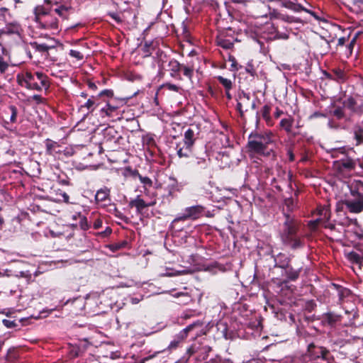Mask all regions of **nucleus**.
I'll use <instances>...</instances> for the list:
<instances>
[{"mask_svg": "<svg viewBox=\"0 0 363 363\" xmlns=\"http://www.w3.org/2000/svg\"><path fill=\"white\" fill-rule=\"evenodd\" d=\"M247 147L251 153L263 157L275 156L274 141L271 132L251 133L248 138Z\"/></svg>", "mask_w": 363, "mask_h": 363, "instance_id": "1", "label": "nucleus"}, {"mask_svg": "<svg viewBox=\"0 0 363 363\" xmlns=\"http://www.w3.org/2000/svg\"><path fill=\"white\" fill-rule=\"evenodd\" d=\"M284 220L281 230L283 243L293 250L303 247L301 238L297 235L298 223L295 217L289 213H284Z\"/></svg>", "mask_w": 363, "mask_h": 363, "instance_id": "2", "label": "nucleus"}, {"mask_svg": "<svg viewBox=\"0 0 363 363\" xmlns=\"http://www.w3.org/2000/svg\"><path fill=\"white\" fill-rule=\"evenodd\" d=\"M17 82L19 85L28 89L41 91L43 89H48L50 82L48 77L43 72L32 73L26 71L17 74Z\"/></svg>", "mask_w": 363, "mask_h": 363, "instance_id": "3", "label": "nucleus"}, {"mask_svg": "<svg viewBox=\"0 0 363 363\" xmlns=\"http://www.w3.org/2000/svg\"><path fill=\"white\" fill-rule=\"evenodd\" d=\"M342 204L350 213H359L363 211V194L356 189L350 188V193L345 194Z\"/></svg>", "mask_w": 363, "mask_h": 363, "instance_id": "4", "label": "nucleus"}, {"mask_svg": "<svg viewBox=\"0 0 363 363\" xmlns=\"http://www.w3.org/2000/svg\"><path fill=\"white\" fill-rule=\"evenodd\" d=\"M35 21L38 22L40 26L43 28L57 30L59 28L58 20L56 17L45 11L43 8H37L35 11Z\"/></svg>", "mask_w": 363, "mask_h": 363, "instance_id": "5", "label": "nucleus"}, {"mask_svg": "<svg viewBox=\"0 0 363 363\" xmlns=\"http://www.w3.org/2000/svg\"><path fill=\"white\" fill-rule=\"evenodd\" d=\"M196 139L195 130L190 128H188L184 133L183 146L181 147L179 144L177 145V155L179 157H189Z\"/></svg>", "mask_w": 363, "mask_h": 363, "instance_id": "6", "label": "nucleus"}, {"mask_svg": "<svg viewBox=\"0 0 363 363\" xmlns=\"http://www.w3.org/2000/svg\"><path fill=\"white\" fill-rule=\"evenodd\" d=\"M203 325V323L201 320H196L193 323L189 325L179 333H177L170 342L169 345V349H176L180 346V345L186 339L189 333L194 331L196 328H201Z\"/></svg>", "mask_w": 363, "mask_h": 363, "instance_id": "7", "label": "nucleus"}, {"mask_svg": "<svg viewBox=\"0 0 363 363\" xmlns=\"http://www.w3.org/2000/svg\"><path fill=\"white\" fill-rule=\"evenodd\" d=\"M306 356H308L311 360L321 359L327 363L330 360V351L325 347L315 345L314 343L308 345Z\"/></svg>", "mask_w": 363, "mask_h": 363, "instance_id": "8", "label": "nucleus"}, {"mask_svg": "<svg viewBox=\"0 0 363 363\" xmlns=\"http://www.w3.org/2000/svg\"><path fill=\"white\" fill-rule=\"evenodd\" d=\"M204 211V207L201 205L187 207L184 212L177 216L173 220V223L184 221L189 219L196 220L200 218Z\"/></svg>", "mask_w": 363, "mask_h": 363, "instance_id": "9", "label": "nucleus"}, {"mask_svg": "<svg viewBox=\"0 0 363 363\" xmlns=\"http://www.w3.org/2000/svg\"><path fill=\"white\" fill-rule=\"evenodd\" d=\"M120 106H114L111 101H107L104 106L100 109V115L102 118H110L112 121L120 119L121 114L120 111Z\"/></svg>", "mask_w": 363, "mask_h": 363, "instance_id": "10", "label": "nucleus"}, {"mask_svg": "<svg viewBox=\"0 0 363 363\" xmlns=\"http://www.w3.org/2000/svg\"><path fill=\"white\" fill-rule=\"evenodd\" d=\"M230 32L231 30L229 29L225 32L220 33L216 38V44L226 50L232 48L234 45V42L237 41V38L232 36L230 34Z\"/></svg>", "mask_w": 363, "mask_h": 363, "instance_id": "11", "label": "nucleus"}, {"mask_svg": "<svg viewBox=\"0 0 363 363\" xmlns=\"http://www.w3.org/2000/svg\"><path fill=\"white\" fill-rule=\"evenodd\" d=\"M339 336L342 340L346 342H351L360 339L359 335L357 333L356 326H346L341 328L339 331Z\"/></svg>", "mask_w": 363, "mask_h": 363, "instance_id": "12", "label": "nucleus"}, {"mask_svg": "<svg viewBox=\"0 0 363 363\" xmlns=\"http://www.w3.org/2000/svg\"><path fill=\"white\" fill-rule=\"evenodd\" d=\"M156 203L155 199H151L150 201H145L140 198V196H137L134 199H132L129 202V206L131 208L135 207L138 213H142L143 211L147 207L152 206Z\"/></svg>", "mask_w": 363, "mask_h": 363, "instance_id": "13", "label": "nucleus"}, {"mask_svg": "<svg viewBox=\"0 0 363 363\" xmlns=\"http://www.w3.org/2000/svg\"><path fill=\"white\" fill-rule=\"evenodd\" d=\"M296 1V0H281V4L283 6L295 12L303 11L306 13H310L315 18L318 19V16L313 11L304 8L301 4H297Z\"/></svg>", "mask_w": 363, "mask_h": 363, "instance_id": "14", "label": "nucleus"}, {"mask_svg": "<svg viewBox=\"0 0 363 363\" xmlns=\"http://www.w3.org/2000/svg\"><path fill=\"white\" fill-rule=\"evenodd\" d=\"M182 69V64H180L177 60L172 59L168 62V72L171 77L182 80L181 72Z\"/></svg>", "mask_w": 363, "mask_h": 363, "instance_id": "15", "label": "nucleus"}, {"mask_svg": "<svg viewBox=\"0 0 363 363\" xmlns=\"http://www.w3.org/2000/svg\"><path fill=\"white\" fill-rule=\"evenodd\" d=\"M250 101L251 97L249 94L242 92L239 95L237 104V109L239 111L241 116L243 115L244 112L249 110Z\"/></svg>", "mask_w": 363, "mask_h": 363, "instance_id": "16", "label": "nucleus"}, {"mask_svg": "<svg viewBox=\"0 0 363 363\" xmlns=\"http://www.w3.org/2000/svg\"><path fill=\"white\" fill-rule=\"evenodd\" d=\"M45 143L47 155L56 157L57 155L62 153V150H60L61 146L58 143L50 139H47Z\"/></svg>", "mask_w": 363, "mask_h": 363, "instance_id": "17", "label": "nucleus"}, {"mask_svg": "<svg viewBox=\"0 0 363 363\" xmlns=\"http://www.w3.org/2000/svg\"><path fill=\"white\" fill-rule=\"evenodd\" d=\"M274 267L281 269L288 268L290 263V258L284 253H279L274 257Z\"/></svg>", "mask_w": 363, "mask_h": 363, "instance_id": "18", "label": "nucleus"}, {"mask_svg": "<svg viewBox=\"0 0 363 363\" xmlns=\"http://www.w3.org/2000/svg\"><path fill=\"white\" fill-rule=\"evenodd\" d=\"M95 200L96 203L110 201V189L106 186L99 189L96 193Z\"/></svg>", "mask_w": 363, "mask_h": 363, "instance_id": "19", "label": "nucleus"}, {"mask_svg": "<svg viewBox=\"0 0 363 363\" xmlns=\"http://www.w3.org/2000/svg\"><path fill=\"white\" fill-rule=\"evenodd\" d=\"M354 139L356 145L363 144V121L354 127Z\"/></svg>", "mask_w": 363, "mask_h": 363, "instance_id": "20", "label": "nucleus"}, {"mask_svg": "<svg viewBox=\"0 0 363 363\" xmlns=\"http://www.w3.org/2000/svg\"><path fill=\"white\" fill-rule=\"evenodd\" d=\"M99 104V97L92 96L86 101L84 105L81 106V108H86L88 111V113H91L95 110Z\"/></svg>", "mask_w": 363, "mask_h": 363, "instance_id": "21", "label": "nucleus"}, {"mask_svg": "<svg viewBox=\"0 0 363 363\" xmlns=\"http://www.w3.org/2000/svg\"><path fill=\"white\" fill-rule=\"evenodd\" d=\"M328 77L338 82H342L345 79V74L341 69L336 68L333 69L331 73L328 74Z\"/></svg>", "mask_w": 363, "mask_h": 363, "instance_id": "22", "label": "nucleus"}, {"mask_svg": "<svg viewBox=\"0 0 363 363\" xmlns=\"http://www.w3.org/2000/svg\"><path fill=\"white\" fill-rule=\"evenodd\" d=\"M355 162L350 158L342 159L339 162L340 169L346 170H352L355 168Z\"/></svg>", "mask_w": 363, "mask_h": 363, "instance_id": "23", "label": "nucleus"}, {"mask_svg": "<svg viewBox=\"0 0 363 363\" xmlns=\"http://www.w3.org/2000/svg\"><path fill=\"white\" fill-rule=\"evenodd\" d=\"M199 347H197L196 345H191L190 347H189L186 350V354L179 359L176 363H187L189 361V357L196 353L199 350Z\"/></svg>", "mask_w": 363, "mask_h": 363, "instance_id": "24", "label": "nucleus"}, {"mask_svg": "<svg viewBox=\"0 0 363 363\" xmlns=\"http://www.w3.org/2000/svg\"><path fill=\"white\" fill-rule=\"evenodd\" d=\"M167 189L168 191V194L169 196H172L175 191H180L179 184L175 178L172 177L169 178V182L167 186Z\"/></svg>", "mask_w": 363, "mask_h": 363, "instance_id": "25", "label": "nucleus"}, {"mask_svg": "<svg viewBox=\"0 0 363 363\" xmlns=\"http://www.w3.org/2000/svg\"><path fill=\"white\" fill-rule=\"evenodd\" d=\"M348 258L350 261L363 266V251L359 252H351L348 254Z\"/></svg>", "mask_w": 363, "mask_h": 363, "instance_id": "26", "label": "nucleus"}, {"mask_svg": "<svg viewBox=\"0 0 363 363\" xmlns=\"http://www.w3.org/2000/svg\"><path fill=\"white\" fill-rule=\"evenodd\" d=\"M284 269L289 280L295 281L298 278L300 273L299 269H294L290 265H289L288 268H284Z\"/></svg>", "mask_w": 363, "mask_h": 363, "instance_id": "27", "label": "nucleus"}, {"mask_svg": "<svg viewBox=\"0 0 363 363\" xmlns=\"http://www.w3.org/2000/svg\"><path fill=\"white\" fill-rule=\"evenodd\" d=\"M191 273V269H184L182 271L179 270H174L173 269H166V272L162 274V276L163 277H174V276H179L182 274H186Z\"/></svg>", "mask_w": 363, "mask_h": 363, "instance_id": "28", "label": "nucleus"}, {"mask_svg": "<svg viewBox=\"0 0 363 363\" xmlns=\"http://www.w3.org/2000/svg\"><path fill=\"white\" fill-rule=\"evenodd\" d=\"M294 123V119L291 117L283 118L280 121V126L286 130V133L291 132V128Z\"/></svg>", "mask_w": 363, "mask_h": 363, "instance_id": "29", "label": "nucleus"}, {"mask_svg": "<svg viewBox=\"0 0 363 363\" xmlns=\"http://www.w3.org/2000/svg\"><path fill=\"white\" fill-rule=\"evenodd\" d=\"M196 167L198 169H205L208 167L210 164V160L203 157H196L194 161Z\"/></svg>", "mask_w": 363, "mask_h": 363, "instance_id": "30", "label": "nucleus"}, {"mask_svg": "<svg viewBox=\"0 0 363 363\" xmlns=\"http://www.w3.org/2000/svg\"><path fill=\"white\" fill-rule=\"evenodd\" d=\"M31 46L36 51L40 52H48L49 51V50L55 48V46H50L45 43L39 44L35 42L31 43Z\"/></svg>", "mask_w": 363, "mask_h": 363, "instance_id": "31", "label": "nucleus"}, {"mask_svg": "<svg viewBox=\"0 0 363 363\" xmlns=\"http://www.w3.org/2000/svg\"><path fill=\"white\" fill-rule=\"evenodd\" d=\"M161 89H165L167 90H169L171 91H174L177 93H180V94L182 91V87H180L176 84H172V83H164V84H162Z\"/></svg>", "mask_w": 363, "mask_h": 363, "instance_id": "32", "label": "nucleus"}, {"mask_svg": "<svg viewBox=\"0 0 363 363\" xmlns=\"http://www.w3.org/2000/svg\"><path fill=\"white\" fill-rule=\"evenodd\" d=\"M2 32L9 35L18 33V26L16 24H8L4 28Z\"/></svg>", "mask_w": 363, "mask_h": 363, "instance_id": "33", "label": "nucleus"}, {"mask_svg": "<svg viewBox=\"0 0 363 363\" xmlns=\"http://www.w3.org/2000/svg\"><path fill=\"white\" fill-rule=\"evenodd\" d=\"M325 320L330 324L333 325L340 320V315L333 313H327L324 315Z\"/></svg>", "mask_w": 363, "mask_h": 363, "instance_id": "34", "label": "nucleus"}, {"mask_svg": "<svg viewBox=\"0 0 363 363\" xmlns=\"http://www.w3.org/2000/svg\"><path fill=\"white\" fill-rule=\"evenodd\" d=\"M217 79L225 87L226 91L232 88V82L230 79L224 78L222 76L217 77Z\"/></svg>", "mask_w": 363, "mask_h": 363, "instance_id": "35", "label": "nucleus"}, {"mask_svg": "<svg viewBox=\"0 0 363 363\" xmlns=\"http://www.w3.org/2000/svg\"><path fill=\"white\" fill-rule=\"evenodd\" d=\"M270 111L271 107L269 105H264L261 110V115L266 121L270 120Z\"/></svg>", "mask_w": 363, "mask_h": 363, "instance_id": "36", "label": "nucleus"}, {"mask_svg": "<svg viewBox=\"0 0 363 363\" xmlns=\"http://www.w3.org/2000/svg\"><path fill=\"white\" fill-rule=\"evenodd\" d=\"M9 109L11 112L10 122L14 123L17 121L18 109L13 105L10 106Z\"/></svg>", "mask_w": 363, "mask_h": 363, "instance_id": "37", "label": "nucleus"}, {"mask_svg": "<svg viewBox=\"0 0 363 363\" xmlns=\"http://www.w3.org/2000/svg\"><path fill=\"white\" fill-rule=\"evenodd\" d=\"M68 7L65 6H60L58 8L55 9V12L57 13L62 18H67V12L68 11Z\"/></svg>", "mask_w": 363, "mask_h": 363, "instance_id": "38", "label": "nucleus"}, {"mask_svg": "<svg viewBox=\"0 0 363 363\" xmlns=\"http://www.w3.org/2000/svg\"><path fill=\"white\" fill-rule=\"evenodd\" d=\"M182 72H183V74L184 76L188 77L190 80H191L193 74H194V69L191 68L189 67H186L184 65H182Z\"/></svg>", "mask_w": 363, "mask_h": 363, "instance_id": "39", "label": "nucleus"}, {"mask_svg": "<svg viewBox=\"0 0 363 363\" xmlns=\"http://www.w3.org/2000/svg\"><path fill=\"white\" fill-rule=\"evenodd\" d=\"M331 113L337 119H341L345 116L344 110L342 107L335 108Z\"/></svg>", "mask_w": 363, "mask_h": 363, "instance_id": "40", "label": "nucleus"}, {"mask_svg": "<svg viewBox=\"0 0 363 363\" xmlns=\"http://www.w3.org/2000/svg\"><path fill=\"white\" fill-rule=\"evenodd\" d=\"M69 55L70 57L75 58L77 60H82L84 58V55L81 52L76 50H70Z\"/></svg>", "mask_w": 363, "mask_h": 363, "instance_id": "41", "label": "nucleus"}, {"mask_svg": "<svg viewBox=\"0 0 363 363\" xmlns=\"http://www.w3.org/2000/svg\"><path fill=\"white\" fill-rule=\"evenodd\" d=\"M79 225H80L81 228L84 230L89 229V225L87 219L85 216H80Z\"/></svg>", "mask_w": 363, "mask_h": 363, "instance_id": "42", "label": "nucleus"}, {"mask_svg": "<svg viewBox=\"0 0 363 363\" xmlns=\"http://www.w3.org/2000/svg\"><path fill=\"white\" fill-rule=\"evenodd\" d=\"M228 61L231 62L230 67L233 70H238L241 66L238 65L235 58L233 56L230 55Z\"/></svg>", "mask_w": 363, "mask_h": 363, "instance_id": "43", "label": "nucleus"}, {"mask_svg": "<svg viewBox=\"0 0 363 363\" xmlns=\"http://www.w3.org/2000/svg\"><path fill=\"white\" fill-rule=\"evenodd\" d=\"M139 179L141 183H143L145 186H151L152 184V180L147 177H143L141 175H139Z\"/></svg>", "mask_w": 363, "mask_h": 363, "instance_id": "44", "label": "nucleus"}, {"mask_svg": "<svg viewBox=\"0 0 363 363\" xmlns=\"http://www.w3.org/2000/svg\"><path fill=\"white\" fill-rule=\"evenodd\" d=\"M8 67V63L4 61L3 57L0 56V72L1 74L4 73Z\"/></svg>", "mask_w": 363, "mask_h": 363, "instance_id": "45", "label": "nucleus"}, {"mask_svg": "<svg viewBox=\"0 0 363 363\" xmlns=\"http://www.w3.org/2000/svg\"><path fill=\"white\" fill-rule=\"evenodd\" d=\"M2 323L4 325L6 326L7 328H13L15 326H16V323H15L14 320L4 319L2 320Z\"/></svg>", "mask_w": 363, "mask_h": 363, "instance_id": "46", "label": "nucleus"}, {"mask_svg": "<svg viewBox=\"0 0 363 363\" xmlns=\"http://www.w3.org/2000/svg\"><path fill=\"white\" fill-rule=\"evenodd\" d=\"M104 96L112 97L113 96V91L111 89H104L102 91H101L97 96L99 98Z\"/></svg>", "mask_w": 363, "mask_h": 363, "instance_id": "47", "label": "nucleus"}, {"mask_svg": "<svg viewBox=\"0 0 363 363\" xmlns=\"http://www.w3.org/2000/svg\"><path fill=\"white\" fill-rule=\"evenodd\" d=\"M108 15L118 23L122 22V19L117 13H109Z\"/></svg>", "mask_w": 363, "mask_h": 363, "instance_id": "48", "label": "nucleus"}, {"mask_svg": "<svg viewBox=\"0 0 363 363\" xmlns=\"http://www.w3.org/2000/svg\"><path fill=\"white\" fill-rule=\"evenodd\" d=\"M349 290L347 289H340L338 291L340 299L342 300L343 297L349 294Z\"/></svg>", "mask_w": 363, "mask_h": 363, "instance_id": "49", "label": "nucleus"}, {"mask_svg": "<svg viewBox=\"0 0 363 363\" xmlns=\"http://www.w3.org/2000/svg\"><path fill=\"white\" fill-rule=\"evenodd\" d=\"M274 38L276 39H288L289 38V35L286 34V33H279V32H277L276 34H275V36L274 37Z\"/></svg>", "mask_w": 363, "mask_h": 363, "instance_id": "50", "label": "nucleus"}, {"mask_svg": "<svg viewBox=\"0 0 363 363\" xmlns=\"http://www.w3.org/2000/svg\"><path fill=\"white\" fill-rule=\"evenodd\" d=\"M287 155L289 157V160L291 161V162H293L295 159V157H294V152L292 151L291 149H289L287 150Z\"/></svg>", "mask_w": 363, "mask_h": 363, "instance_id": "51", "label": "nucleus"}, {"mask_svg": "<svg viewBox=\"0 0 363 363\" xmlns=\"http://www.w3.org/2000/svg\"><path fill=\"white\" fill-rule=\"evenodd\" d=\"M102 225V221L100 219H96L94 223V228L95 229H99Z\"/></svg>", "mask_w": 363, "mask_h": 363, "instance_id": "52", "label": "nucleus"}, {"mask_svg": "<svg viewBox=\"0 0 363 363\" xmlns=\"http://www.w3.org/2000/svg\"><path fill=\"white\" fill-rule=\"evenodd\" d=\"M33 99L35 100L38 104H40L43 101V98L41 96L35 94L33 96Z\"/></svg>", "mask_w": 363, "mask_h": 363, "instance_id": "53", "label": "nucleus"}, {"mask_svg": "<svg viewBox=\"0 0 363 363\" xmlns=\"http://www.w3.org/2000/svg\"><path fill=\"white\" fill-rule=\"evenodd\" d=\"M320 214L323 215L324 218L326 219H329V218H330V213L327 208L322 210Z\"/></svg>", "mask_w": 363, "mask_h": 363, "instance_id": "54", "label": "nucleus"}, {"mask_svg": "<svg viewBox=\"0 0 363 363\" xmlns=\"http://www.w3.org/2000/svg\"><path fill=\"white\" fill-rule=\"evenodd\" d=\"M246 72H248L249 74H250L251 76H254L255 73V72L252 66H248L246 68Z\"/></svg>", "mask_w": 363, "mask_h": 363, "instance_id": "55", "label": "nucleus"}, {"mask_svg": "<svg viewBox=\"0 0 363 363\" xmlns=\"http://www.w3.org/2000/svg\"><path fill=\"white\" fill-rule=\"evenodd\" d=\"M346 42V38L345 37L340 38L338 39L337 45L340 46H342Z\"/></svg>", "mask_w": 363, "mask_h": 363, "instance_id": "56", "label": "nucleus"}, {"mask_svg": "<svg viewBox=\"0 0 363 363\" xmlns=\"http://www.w3.org/2000/svg\"><path fill=\"white\" fill-rule=\"evenodd\" d=\"M144 49H145V52L146 53V55H145L146 56L150 55V50H149V45H147V43H145V44Z\"/></svg>", "mask_w": 363, "mask_h": 363, "instance_id": "57", "label": "nucleus"}, {"mask_svg": "<svg viewBox=\"0 0 363 363\" xmlns=\"http://www.w3.org/2000/svg\"><path fill=\"white\" fill-rule=\"evenodd\" d=\"M355 40H356V38L354 37L352 41L350 42V43L349 44V49H350V52H352V49L354 46V44L355 43Z\"/></svg>", "mask_w": 363, "mask_h": 363, "instance_id": "58", "label": "nucleus"}, {"mask_svg": "<svg viewBox=\"0 0 363 363\" xmlns=\"http://www.w3.org/2000/svg\"><path fill=\"white\" fill-rule=\"evenodd\" d=\"M88 86H89V89H91L92 90H96L97 89L96 85L94 83L91 82H89Z\"/></svg>", "mask_w": 363, "mask_h": 363, "instance_id": "59", "label": "nucleus"}, {"mask_svg": "<svg viewBox=\"0 0 363 363\" xmlns=\"http://www.w3.org/2000/svg\"><path fill=\"white\" fill-rule=\"evenodd\" d=\"M141 298H131V303L133 304H137L140 301Z\"/></svg>", "mask_w": 363, "mask_h": 363, "instance_id": "60", "label": "nucleus"}, {"mask_svg": "<svg viewBox=\"0 0 363 363\" xmlns=\"http://www.w3.org/2000/svg\"><path fill=\"white\" fill-rule=\"evenodd\" d=\"M250 108H252V109H255L256 108V104H255V100H252L250 101Z\"/></svg>", "mask_w": 363, "mask_h": 363, "instance_id": "61", "label": "nucleus"}, {"mask_svg": "<svg viewBox=\"0 0 363 363\" xmlns=\"http://www.w3.org/2000/svg\"><path fill=\"white\" fill-rule=\"evenodd\" d=\"M282 113H283V111L277 108L274 115H275L276 118H279L281 116V114H282Z\"/></svg>", "mask_w": 363, "mask_h": 363, "instance_id": "62", "label": "nucleus"}, {"mask_svg": "<svg viewBox=\"0 0 363 363\" xmlns=\"http://www.w3.org/2000/svg\"><path fill=\"white\" fill-rule=\"evenodd\" d=\"M229 91H230V90H228V91H226V90H225V95H226V96H227V98H228V99H230L232 98V96H231V95H230V94Z\"/></svg>", "mask_w": 363, "mask_h": 363, "instance_id": "63", "label": "nucleus"}, {"mask_svg": "<svg viewBox=\"0 0 363 363\" xmlns=\"http://www.w3.org/2000/svg\"><path fill=\"white\" fill-rule=\"evenodd\" d=\"M290 204L293 205V201H288L286 202V206L289 208H290Z\"/></svg>", "mask_w": 363, "mask_h": 363, "instance_id": "64", "label": "nucleus"}]
</instances>
